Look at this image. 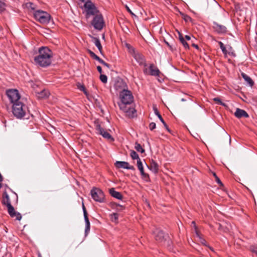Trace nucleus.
<instances>
[{
	"label": "nucleus",
	"instance_id": "obj_1",
	"mask_svg": "<svg viewBox=\"0 0 257 257\" xmlns=\"http://www.w3.org/2000/svg\"><path fill=\"white\" fill-rule=\"evenodd\" d=\"M125 84L122 81H117L115 84V88L117 90H120L119 98L121 103L118 104L119 108L126 113L129 117H133L136 113V109L128 105L132 104L134 101V97L132 92L125 89Z\"/></svg>",
	"mask_w": 257,
	"mask_h": 257
},
{
	"label": "nucleus",
	"instance_id": "obj_2",
	"mask_svg": "<svg viewBox=\"0 0 257 257\" xmlns=\"http://www.w3.org/2000/svg\"><path fill=\"white\" fill-rule=\"evenodd\" d=\"M53 53L51 50L46 47H42L39 50V55L35 57V63L42 67L49 66L52 62Z\"/></svg>",
	"mask_w": 257,
	"mask_h": 257
},
{
	"label": "nucleus",
	"instance_id": "obj_3",
	"mask_svg": "<svg viewBox=\"0 0 257 257\" xmlns=\"http://www.w3.org/2000/svg\"><path fill=\"white\" fill-rule=\"evenodd\" d=\"M2 203L7 207L8 213L12 217H16V219L18 220L21 219V214L19 212L15 211L14 207L11 205L10 196L6 191L3 194Z\"/></svg>",
	"mask_w": 257,
	"mask_h": 257
},
{
	"label": "nucleus",
	"instance_id": "obj_4",
	"mask_svg": "<svg viewBox=\"0 0 257 257\" xmlns=\"http://www.w3.org/2000/svg\"><path fill=\"white\" fill-rule=\"evenodd\" d=\"M27 107L21 101L13 105V113L17 118H21L25 116Z\"/></svg>",
	"mask_w": 257,
	"mask_h": 257
},
{
	"label": "nucleus",
	"instance_id": "obj_5",
	"mask_svg": "<svg viewBox=\"0 0 257 257\" xmlns=\"http://www.w3.org/2000/svg\"><path fill=\"white\" fill-rule=\"evenodd\" d=\"M125 47L128 52L133 56L137 62L142 66H146L144 57L139 52L136 51L135 49L129 44L126 43Z\"/></svg>",
	"mask_w": 257,
	"mask_h": 257
},
{
	"label": "nucleus",
	"instance_id": "obj_6",
	"mask_svg": "<svg viewBox=\"0 0 257 257\" xmlns=\"http://www.w3.org/2000/svg\"><path fill=\"white\" fill-rule=\"evenodd\" d=\"M35 19L42 24H47L49 22L50 15L46 12L38 10L33 14Z\"/></svg>",
	"mask_w": 257,
	"mask_h": 257
},
{
	"label": "nucleus",
	"instance_id": "obj_7",
	"mask_svg": "<svg viewBox=\"0 0 257 257\" xmlns=\"http://www.w3.org/2000/svg\"><path fill=\"white\" fill-rule=\"evenodd\" d=\"M91 195L95 201L99 202H103L104 201V194L102 191L98 188H93L91 190Z\"/></svg>",
	"mask_w": 257,
	"mask_h": 257
},
{
	"label": "nucleus",
	"instance_id": "obj_8",
	"mask_svg": "<svg viewBox=\"0 0 257 257\" xmlns=\"http://www.w3.org/2000/svg\"><path fill=\"white\" fill-rule=\"evenodd\" d=\"M7 95L13 104L20 101V95L16 89H10L7 91Z\"/></svg>",
	"mask_w": 257,
	"mask_h": 257
},
{
	"label": "nucleus",
	"instance_id": "obj_9",
	"mask_svg": "<svg viewBox=\"0 0 257 257\" xmlns=\"http://www.w3.org/2000/svg\"><path fill=\"white\" fill-rule=\"evenodd\" d=\"M92 25L94 28L98 30L102 29L104 26V22L101 15H96L93 18Z\"/></svg>",
	"mask_w": 257,
	"mask_h": 257
},
{
	"label": "nucleus",
	"instance_id": "obj_10",
	"mask_svg": "<svg viewBox=\"0 0 257 257\" xmlns=\"http://www.w3.org/2000/svg\"><path fill=\"white\" fill-rule=\"evenodd\" d=\"M212 27L213 31L218 34H225L227 32V28L225 26L219 24L216 22H213Z\"/></svg>",
	"mask_w": 257,
	"mask_h": 257
},
{
	"label": "nucleus",
	"instance_id": "obj_11",
	"mask_svg": "<svg viewBox=\"0 0 257 257\" xmlns=\"http://www.w3.org/2000/svg\"><path fill=\"white\" fill-rule=\"evenodd\" d=\"M96 130L97 132V133L101 135L104 138L110 141H113L114 140L112 137L107 131H105L104 129L101 126L100 124H96Z\"/></svg>",
	"mask_w": 257,
	"mask_h": 257
},
{
	"label": "nucleus",
	"instance_id": "obj_12",
	"mask_svg": "<svg viewBox=\"0 0 257 257\" xmlns=\"http://www.w3.org/2000/svg\"><path fill=\"white\" fill-rule=\"evenodd\" d=\"M167 234H165V233L159 229H156L155 231V239L159 242H164L168 237Z\"/></svg>",
	"mask_w": 257,
	"mask_h": 257
},
{
	"label": "nucleus",
	"instance_id": "obj_13",
	"mask_svg": "<svg viewBox=\"0 0 257 257\" xmlns=\"http://www.w3.org/2000/svg\"><path fill=\"white\" fill-rule=\"evenodd\" d=\"M82 209H83V212L84 220H85V235H87L90 231V222H89L88 217V213L87 212L86 208L83 203L82 204Z\"/></svg>",
	"mask_w": 257,
	"mask_h": 257
},
{
	"label": "nucleus",
	"instance_id": "obj_14",
	"mask_svg": "<svg viewBox=\"0 0 257 257\" xmlns=\"http://www.w3.org/2000/svg\"><path fill=\"white\" fill-rule=\"evenodd\" d=\"M84 7L86 10L87 14L94 15L96 10L94 5L90 2L86 1L85 2Z\"/></svg>",
	"mask_w": 257,
	"mask_h": 257
},
{
	"label": "nucleus",
	"instance_id": "obj_15",
	"mask_svg": "<svg viewBox=\"0 0 257 257\" xmlns=\"http://www.w3.org/2000/svg\"><path fill=\"white\" fill-rule=\"evenodd\" d=\"M115 166L117 168H123L128 170H134V166L130 165L128 163L124 161H116Z\"/></svg>",
	"mask_w": 257,
	"mask_h": 257
},
{
	"label": "nucleus",
	"instance_id": "obj_16",
	"mask_svg": "<svg viewBox=\"0 0 257 257\" xmlns=\"http://www.w3.org/2000/svg\"><path fill=\"white\" fill-rule=\"evenodd\" d=\"M234 115L239 118L243 117L245 118L248 117V114L247 113L245 110L240 108H237L236 109V111L234 113Z\"/></svg>",
	"mask_w": 257,
	"mask_h": 257
},
{
	"label": "nucleus",
	"instance_id": "obj_17",
	"mask_svg": "<svg viewBox=\"0 0 257 257\" xmlns=\"http://www.w3.org/2000/svg\"><path fill=\"white\" fill-rule=\"evenodd\" d=\"M110 194L113 197L119 200H122L123 196L121 194L117 191H116L113 188L109 189Z\"/></svg>",
	"mask_w": 257,
	"mask_h": 257
},
{
	"label": "nucleus",
	"instance_id": "obj_18",
	"mask_svg": "<svg viewBox=\"0 0 257 257\" xmlns=\"http://www.w3.org/2000/svg\"><path fill=\"white\" fill-rule=\"evenodd\" d=\"M149 168L155 174H157L159 171V165L157 162L154 160L151 161Z\"/></svg>",
	"mask_w": 257,
	"mask_h": 257
},
{
	"label": "nucleus",
	"instance_id": "obj_19",
	"mask_svg": "<svg viewBox=\"0 0 257 257\" xmlns=\"http://www.w3.org/2000/svg\"><path fill=\"white\" fill-rule=\"evenodd\" d=\"M149 74L152 76H158L160 73L159 70L153 64H151L149 67Z\"/></svg>",
	"mask_w": 257,
	"mask_h": 257
},
{
	"label": "nucleus",
	"instance_id": "obj_20",
	"mask_svg": "<svg viewBox=\"0 0 257 257\" xmlns=\"http://www.w3.org/2000/svg\"><path fill=\"white\" fill-rule=\"evenodd\" d=\"M241 75L249 86L251 87L254 85V82L249 76L243 72L241 73Z\"/></svg>",
	"mask_w": 257,
	"mask_h": 257
},
{
	"label": "nucleus",
	"instance_id": "obj_21",
	"mask_svg": "<svg viewBox=\"0 0 257 257\" xmlns=\"http://www.w3.org/2000/svg\"><path fill=\"white\" fill-rule=\"evenodd\" d=\"M92 41L94 43L95 45L97 47L100 53L102 54V47L101 46L99 39L96 37H92Z\"/></svg>",
	"mask_w": 257,
	"mask_h": 257
},
{
	"label": "nucleus",
	"instance_id": "obj_22",
	"mask_svg": "<svg viewBox=\"0 0 257 257\" xmlns=\"http://www.w3.org/2000/svg\"><path fill=\"white\" fill-rule=\"evenodd\" d=\"M179 34V39L180 41V42L182 43L183 46L184 47L185 49H189V45L186 42V40H185V38L183 37L182 35L180 33L178 32Z\"/></svg>",
	"mask_w": 257,
	"mask_h": 257
},
{
	"label": "nucleus",
	"instance_id": "obj_23",
	"mask_svg": "<svg viewBox=\"0 0 257 257\" xmlns=\"http://www.w3.org/2000/svg\"><path fill=\"white\" fill-rule=\"evenodd\" d=\"M192 224H194V226L195 227V230H196V234L197 235V237H198L199 238V239H200V243H201L202 244L205 245V246H207V244H206V240L201 238L200 236V234L199 233V232H198V231L196 230V227L195 226V222L194 221H193L192 222Z\"/></svg>",
	"mask_w": 257,
	"mask_h": 257
},
{
	"label": "nucleus",
	"instance_id": "obj_24",
	"mask_svg": "<svg viewBox=\"0 0 257 257\" xmlns=\"http://www.w3.org/2000/svg\"><path fill=\"white\" fill-rule=\"evenodd\" d=\"M130 156L133 160H137V161L140 159L138 154L134 150L131 151Z\"/></svg>",
	"mask_w": 257,
	"mask_h": 257
},
{
	"label": "nucleus",
	"instance_id": "obj_25",
	"mask_svg": "<svg viewBox=\"0 0 257 257\" xmlns=\"http://www.w3.org/2000/svg\"><path fill=\"white\" fill-rule=\"evenodd\" d=\"M49 92L47 90H43L40 93H39L38 97L41 98H45L49 96Z\"/></svg>",
	"mask_w": 257,
	"mask_h": 257
},
{
	"label": "nucleus",
	"instance_id": "obj_26",
	"mask_svg": "<svg viewBox=\"0 0 257 257\" xmlns=\"http://www.w3.org/2000/svg\"><path fill=\"white\" fill-rule=\"evenodd\" d=\"M135 149L139 152L143 153L145 152V150L142 148L141 145L138 143L136 142L135 144Z\"/></svg>",
	"mask_w": 257,
	"mask_h": 257
},
{
	"label": "nucleus",
	"instance_id": "obj_27",
	"mask_svg": "<svg viewBox=\"0 0 257 257\" xmlns=\"http://www.w3.org/2000/svg\"><path fill=\"white\" fill-rule=\"evenodd\" d=\"M153 110H154V113H155L156 115H157L158 116V118L161 120V121H163V118L162 117V116L161 115V114H160V113L156 106H153Z\"/></svg>",
	"mask_w": 257,
	"mask_h": 257
},
{
	"label": "nucleus",
	"instance_id": "obj_28",
	"mask_svg": "<svg viewBox=\"0 0 257 257\" xmlns=\"http://www.w3.org/2000/svg\"><path fill=\"white\" fill-rule=\"evenodd\" d=\"M137 166H138V169L140 170V172L143 173V171L144 170L143 164H142V162L141 159H139L137 161Z\"/></svg>",
	"mask_w": 257,
	"mask_h": 257
},
{
	"label": "nucleus",
	"instance_id": "obj_29",
	"mask_svg": "<svg viewBox=\"0 0 257 257\" xmlns=\"http://www.w3.org/2000/svg\"><path fill=\"white\" fill-rule=\"evenodd\" d=\"M219 45L220 48L221 49L223 53L225 55H226L227 54V51L226 50V48H225V46H224L223 43H222L221 42H219Z\"/></svg>",
	"mask_w": 257,
	"mask_h": 257
},
{
	"label": "nucleus",
	"instance_id": "obj_30",
	"mask_svg": "<svg viewBox=\"0 0 257 257\" xmlns=\"http://www.w3.org/2000/svg\"><path fill=\"white\" fill-rule=\"evenodd\" d=\"M26 7L34 11L36 9V6L32 3H28L26 4Z\"/></svg>",
	"mask_w": 257,
	"mask_h": 257
},
{
	"label": "nucleus",
	"instance_id": "obj_31",
	"mask_svg": "<svg viewBox=\"0 0 257 257\" xmlns=\"http://www.w3.org/2000/svg\"><path fill=\"white\" fill-rule=\"evenodd\" d=\"M6 5L3 0H0V12H2L6 9Z\"/></svg>",
	"mask_w": 257,
	"mask_h": 257
},
{
	"label": "nucleus",
	"instance_id": "obj_32",
	"mask_svg": "<svg viewBox=\"0 0 257 257\" xmlns=\"http://www.w3.org/2000/svg\"><path fill=\"white\" fill-rule=\"evenodd\" d=\"M250 250L253 253L257 254V245H252L250 246Z\"/></svg>",
	"mask_w": 257,
	"mask_h": 257
},
{
	"label": "nucleus",
	"instance_id": "obj_33",
	"mask_svg": "<svg viewBox=\"0 0 257 257\" xmlns=\"http://www.w3.org/2000/svg\"><path fill=\"white\" fill-rule=\"evenodd\" d=\"M100 80L103 83H106L107 81V77L105 75L101 74L100 75Z\"/></svg>",
	"mask_w": 257,
	"mask_h": 257
},
{
	"label": "nucleus",
	"instance_id": "obj_34",
	"mask_svg": "<svg viewBox=\"0 0 257 257\" xmlns=\"http://www.w3.org/2000/svg\"><path fill=\"white\" fill-rule=\"evenodd\" d=\"M88 53L89 54H90V56L93 58L95 60H97V58H98V56L97 55H96L94 53H93L92 51H91V50H88Z\"/></svg>",
	"mask_w": 257,
	"mask_h": 257
},
{
	"label": "nucleus",
	"instance_id": "obj_35",
	"mask_svg": "<svg viewBox=\"0 0 257 257\" xmlns=\"http://www.w3.org/2000/svg\"><path fill=\"white\" fill-rule=\"evenodd\" d=\"M111 219L112 221H116L118 219V214L116 213H113L111 215Z\"/></svg>",
	"mask_w": 257,
	"mask_h": 257
},
{
	"label": "nucleus",
	"instance_id": "obj_36",
	"mask_svg": "<svg viewBox=\"0 0 257 257\" xmlns=\"http://www.w3.org/2000/svg\"><path fill=\"white\" fill-rule=\"evenodd\" d=\"M213 100L215 102H216L218 104H219L221 105L225 106V104L221 102L220 99L218 97H215L213 98Z\"/></svg>",
	"mask_w": 257,
	"mask_h": 257
},
{
	"label": "nucleus",
	"instance_id": "obj_37",
	"mask_svg": "<svg viewBox=\"0 0 257 257\" xmlns=\"http://www.w3.org/2000/svg\"><path fill=\"white\" fill-rule=\"evenodd\" d=\"M156 125L155 122H151L149 124V128L151 131H153L156 128Z\"/></svg>",
	"mask_w": 257,
	"mask_h": 257
},
{
	"label": "nucleus",
	"instance_id": "obj_38",
	"mask_svg": "<svg viewBox=\"0 0 257 257\" xmlns=\"http://www.w3.org/2000/svg\"><path fill=\"white\" fill-rule=\"evenodd\" d=\"M77 86H78V88L81 91H83L84 92H85L86 93V91H85V88L84 87V85H82L81 84H80V83H79L78 85H77Z\"/></svg>",
	"mask_w": 257,
	"mask_h": 257
},
{
	"label": "nucleus",
	"instance_id": "obj_39",
	"mask_svg": "<svg viewBox=\"0 0 257 257\" xmlns=\"http://www.w3.org/2000/svg\"><path fill=\"white\" fill-rule=\"evenodd\" d=\"M142 176L144 178L147 179L149 178V175L147 173H145L144 171H143V173H141Z\"/></svg>",
	"mask_w": 257,
	"mask_h": 257
},
{
	"label": "nucleus",
	"instance_id": "obj_40",
	"mask_svg": "<svg viewBox=\"0 0 257 257\" xmlns=\"http://www.w3.org/2000/svg\"><path fill=\"white\" fill-rule=\"evenodd\" d=\"M215 181L218 184H219L220 186H222L223 184L222 183V182H221L220 180L219 179V178L218 177H216V178H215Z\"/></svg>",
	"mask_w": 257,
	"mask_h": 257
},
{
	"label": "nucleus",
	"instance_id": "obj_41",
	"mask_svg": "<svg viewBox=\"0 0 257 257\" xmlns=\"http://www.w3.org/2000/svg\"><path fill=\"white\" fill-rule=\"evenodd\" d=\"M97 69L98 70V71L100 73H101L102 72V68L100 66H98L97 67Z\"/></svg>",
	"mask_w": 257,
	"mask_h": 257
},
{
	"label": "nucleus",
	"instance_id": "obj_42",
	"mask_svg": "<svg viewBox=\"0 0 257 257\" xmlns=\"http://www.w3.org/2000/svg\"><path fill=\"white\" fill-rule=\"evenodd\" d=\"M229 55H231L233 57H235L236 56L235 53L234 52H229L227 53Z\"/></svg>",
	"mask_w": 257,
	"mask_h": 257
},
{
	"label": "nucleus",
	"instance_id": "obj_43",
	"mask_svg": "<svg viewBox=\"0 0 257 257\" xmlns=\"http://www.w3.org/2000/svg\"><path fill=\"white\" fill-rule=\"evenodd\" d=\"M161 122L163 123L164 126L167 129V130L168 131H169V130L168 128V126H167V124L166 123V122L164 121V120H163V121H161Z\"/></svg>",
	"mask_w": 257,
	"mask_h": 257
},
{
	"label": "nucleus",
	"instance_id": "obj_44",
	"mask_svg": "<svg viewBox=\"0 0 257 257\" xmlns=\"http://www.w3.org/2000/svg\"><path fill=\"white\" fill-rule=\"evenodd\" d=\"M161 122L163 123L164 126L167 129V130L168 131H169V130L168 128V126H167V124L166 123V122L164 121V120H163V121H161Z\"/></svg>",
	"mask_w": 257,
	"mask_h": 257
},
{
	"label": "nucleus",
	"instance_id": "obj_45",
	"mask_svg": "<svg viewBox=\"0 0 257 257\" xmlns=\"http://www.w3.org/2000/svg\"><path fill=\"white\" fill-rule=\"evenodd\" d=\"M185 39L186 40H190L191 39V37L188 35H186L184 37Z\"/></svg>",
	"mask_w": 257,
	"mask_h": 257
},
{
	"label": "nucleus",
	"instance_id": "obj_46",
	"mask_svg": "<svg viewBox=\"0 0 257 257\" xmlns=\"http://www.w3.org/2000/svg\"><path fill=\"white\" fill-rule=\"evenodd\" d=\"M126 9L127 10V11L131 14L132 15H134V14L132 13V12L131 11V10L130 9V8L127 7V6H126Z\"/></svg>",
	"mask_w": 257,
	"mask_h": 257
},
{
	"label": "nucleus",
	"instance_id": "obj_47",
	"mask_svg": "<svg viewBox=\"0 0 257 257\" xmlns=\"http://www.w3.org/2000/svg\"><path fill=\"white\" fill-rule=\"evenodd\" d=\"M191 19V18L190 17H189V16H186V17L184 18V20L186 21H188L189 20H190Z\"/></svg>",
	"mask_w": 257,
	"mask_h": 257
},
{
	"label": "nucleus",
	"instance_id": "obj_48",
	"mask_svg": "<svg viewBox=\"0 0 257 257\" xmlns=\"http://www.w3.org/2000/svg\"><path fill=\"white\" fill-rule=\"evenodd\" d=\"M13 197H14V198L15 199V200H16V201H17V200H18V196H17V194L14 193V194H13Z\"/></svg>",
	"mask_w": 257,
	"mask_h": 257
},
{
	"label": "nucleus",
	"instance_id": "obj_49",
	"mask_svg": "<svg viewBox=\"0 0 257 257\" xmlns=\"http://www.w3.org/2000/svg\"><path fill=\"white\" fill-rule=\"evenodd\" d=\"M114 205H115L116 207L118 206V207H123V206H122V205H120V204H119L115 203V204H114Z\"/></svg>",
	"mask_w": 257,
	"mask_h": 257
},
{
	"label": "nucleus",
	"instance_id": "obj_50",
	"mask_svg": "<svg viewBox=\"0 0 257 257\" xmlns=\"http://www.w3.org/2000/svg\"><path fill=\"white\" fill-rule=\"evenodd\" d=\"M104 66L107 67L108 68H109L110 67V65L107 63H106Z\"/></svg>",
	"mask_w": 257,
	"mask_h": 257
},
{
	"label": "nucleus",
	"instance_id": "obj_51",
	"mask_svg": "<svg viewBox=\"0 0 257 257\" xmlns=\"http://www.w3.org/2000/svg\"><path fill=\"white\" fill-rule=\"evenodd\" d=\"M192 46L196 48V49H198V45L195 44H192Z\"/></svg>",
	"mask_w": 257,
	"mask_h": 257
},
{
	"label": "nucleus",
	"instance_id": "obj_52",
	"mask_svg": "<svg viewBox=\"0 0 257 257\" xmlns=\"http://www.w3.org/2000/svg\"><path fill=\"white\" fill-rule=\"evenodd\" d=\"M96 60L98 61L100 63V62L102 61V59H101V58L98 57V58H97V59Z\"/></svg>",
	"mask_w": 257,
	"mask_h": 257
},
{
	"label": "nucleus",
	"instance_id": "obj_53",
	"mask_svg": "<svg viewBox=\"0 0 257 257\" xmlns=\"http://www.w3.org/2000/svg\"><path fill=\"white\" fill-rule=\"evenodd\" d=\"M100 63H101V64H102L103 65H105V64L106 63V62H105L102 60V61L100 62Z\"/></svg>",
	"mask_w": 257,
	"mask_h": 257
},
{
	"label": "nucleus",
	"instance_id": "obj_54",
	"mask_svg": "<svg viewBox=\"0 0 257 257\" xmlns=\"http://www.w3.org/2000/svg\"><path fill=\"white\" fill-rule=\"evenodd\" d=\"M3 176H2L1 174L0 173V181H3Z\"/></svg>",
	"mask_w": 257,
	"mask_h": 257
},
{
	"label": "nucleus",
	"instance_id": "obj_55",
	"mask_svg": "<svg viewBox=\"0 0 257 257\" xmlns=\"http://www.w3.org/2000/svg\"><path fill=\"white\" fill-rule=\"evenodd\" d=\"M212 174L215 178H216V177H217L216 174L215 173H213Z\"/></svg>",
	"mask_w": 257,
	"mask_h": 257
},
{
	"label": "nucleus",
	"instance_id": "obj_56",
	"mask_svg": "<svg viewBox=\"0 0 257 257\" xmlns=\"http://www.w3.org/2000/svg\"><path fill=\"white\" fill-rule=\"evenodd\" d=\"M144 72L145 73H147V69H145L144 70Z\"/></svg>",
	"mask_w": 257,
	"mask_h": 257
},
{
	"label": "nucleus",
	"instance_id": "obj_57",
	"mask_svg": "<svg viewBox=\"0 0 257 257\" xmlns=\"http://www.w3.org/2000/svg\"><path fill=\"white\" fill-rule=\"evenodd\" d=\"M208 247L209 248V249H210V250H211L212 251H213V249L211 247H210V246H208Z\"/></svg>",
	"mask_w": 257,
	"mask_h": 257
},
{
	"label": "nucleus",
	"instance_id": "obj_58",
	"mask_svg": "<svg viewBox=\"0 0 257 257\" xmlns=\"http://www.w3.org/2000/svg\"><path fill=\"white\" fill-rule=\"evenodd\" d=\"M1 182H2V181H0V188H1V187H2V184H1Z\"/></svg>",
	"mask_w": 257,
	"mask_h": 257
}]
</instances>
